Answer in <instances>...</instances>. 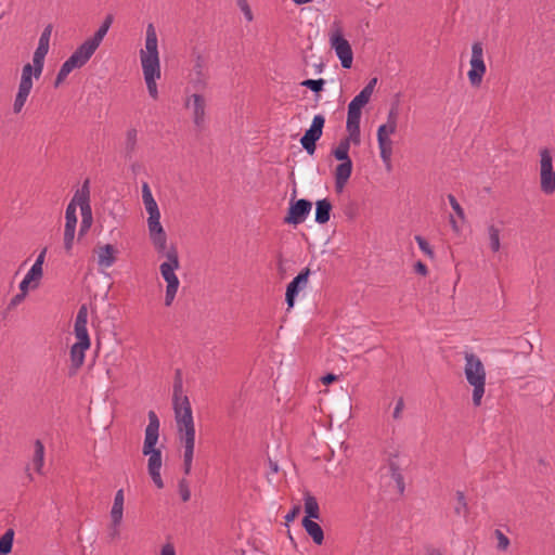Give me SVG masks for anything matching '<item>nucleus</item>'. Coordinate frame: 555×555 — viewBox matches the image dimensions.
Returning <instances> with one entry per match:
<instances>
[{
	"mask_svg": "<svg viewBox=\"0 0 555 555\" xmlns=\"http://www.w3.org/2000/svg\"><path fill=\"white\" fill-rule=\"evenodd\" d=\"M172 405L179 441L183 447V472L189 475L192 469L195 448V425L192 408L186 395L183 393L182 380L173 384Z\"/></svg>",
	"mask_w": 555,
	"mask_h": 555,
	"instance_id": "f257e3e1",
	"label": "nucleus"
},
{
	"mask_svg": "<svg viewBox=\"0 0 555 555\" xmlns=\"http://www.w3.org/2000/svg\"><path fill=\"white\" fill-rule=\"evenodd\" d=\"M50 49V39L39 37L38 46L33 55V63H27L22 68L17 93L13 103V112H22L34 86L33 79L38 80L43 72L44 59Z\"/></svg>",
	"mask_w": 555,
	"mask_h": 555,
	"instance_id": "f03ea898",
	"label": "nucleus"
},
{
	"mask_svg": "<svg viewBox=\"0 0 555 555\" xmlns=\"http://www.w3.org/2000/svg\"><path fill=\"white\" fill-rule=\"evenodd\" d=\"M140 61L149 94L152 99L157 100L156 81L160 78V61L157 34L153 24L146 26L145 46L140 50Z\"/></svg>",
	"mask_w": 555,
	"mask_h": 555,
	"instance_id": "7ed1b4c3",
	"label": "nucleus"
},
{
	"mask_svg": "<svg viewBox=\"0 0 555 555\" xmlns=\"http://www.w3.org/2000/svg\"><path fill=\"white\" fill-rule=\"evenodd\" d=\"M149 424L144 433V441L142 447L143 455L147 456V472L154 482V485L162 489L164 488V481L160 475V468L163 465L162 450L156 448L159 439V418L154 411L147 413Z\"/></svg>",
	"mask_w": 555,
	"mask_h": 555,
	"instance_id": "20e7f679",
	"label": "nucleus"
},
{
	"mask_svg": "<svg viewBox=\"0 0 555 555\" xmlns=\"http://www.w3.org/2000/svg\"><path fill=\"white\" fill-rule=\"evenodd\" d=\"M87 323L88 308L86 305H82L80 306L77 312L74 324V334L76 343L73 344L69 351L70 367L74 371L79 370L83 365L86 351L91 346V340L87 330Z\"/></svg>",
	"mask_w": 555,
	"mask_h": 555,
	"instance_id": "39448f33",
	"label": "nucleus"
},
{
	"mask_svg": "<svg viewBox=\"0 0 555 555\" xmlns=\"http://www.w3.org/2000/svg\"><path fill=\"white\" fill-rule=\"evenodd\" d=\"M464 374L467 383L473 387V403L475 406L481 404L486 387V370L483 363L473 352H465Z\"/></svg>",
	"mask_w": 555,
	"mask_h": 555,
	"instance_id": "423d86ee",
	"label": "nucleus"
},
{
	"mask_svg": "<svg viewBox=\"0 0 555 555\" xmlns=\"http://www.w3.org/2000/svg\"><path fill=\"white\" fill-rule=\"evenodd\" d=\"M166 257V261H164L159 266V271L167 283L166 285V294H165V306L170 307L176 298L180 281L176 274V271L180 267L179 256L177 248L175 246L167 247L165 253H160Z\"/></svg>",
	"mask_w": 555,
	"mask_h": 555,
	"instance_id": "0eeeda50",
	"label": "nucleus"
},
{
	"mask_svg": "<svg viewBox=\"0 0 555 555\" xmlns=\"http://www.w3.org/2000/svg\"><path fill=\"white\" fill-rule=\"evenodd\" d=\"M397 108L392 107L388 113L387 122L380 125L377 129V142L380 158L388 170H390L391 168L392 156V141L390 139V135L393 134L397 130Z\"/></svg>",
	"mask_w": 555,
	"mask_h": 555,
	"instance_id": "6e6552de",
	"label": "nucleus"
},
{
	"mask_svg": "<svg viewBox=\"0 0 555 555\" xmlns=\"http://www.w3.org/2000/svg\"><path fill=\"white\" fill-rule=\"evenodd\" d=\"M69 204L80 208L81 222L79 235L82 236L89 231L93 222L92 208L90 205V182L88 179L85 180L82 185L75 192Z\"/></svg>",
	"mask_w": 555,
	"mask_h": 555,
	"instance_id": "1a4fd4ad",
	"label": "nucleus"
},
{
	"mask_svg": "<svg viewBox=\"0 0 555 555\" xmlns=\"http://www.w3.org/2000/svg\"><path fill=\"white\" fill-rule=\"evenodd\" d=\"M184 108L190 113L196 129L203 130L207 124V101L201 92H185Z\"/></svg>",
	"mask_w": 555,
	"mask_h": 555,
	"instance_id": "9d476101",
	"label": "nucleus"
},
{
	"mask_svg": "<svg viewBox=\"0 0 555 555\" xmlns=\"http://www.w3.org/2000/svg\"><path fill=\"white\" fill-rule=\"evenodd\" d=\"M540 156V188L546 195L555 193V170L553 168V155L550 149L542 147Z\"/></svg>",
	"mask_w": 555,
	"mask_h": 555,
	"instance_id": "9b49d317",
	"label": "nucleus"
},
{
	"mask_svg": "<svg viewBox=\"0 0 555 555\" xmlns=\"http://www.w3.org/2000/svg\"><path fill=\"white\" fill-rule=\"evenodd\" d=\"M328 38L331 48L335 51L341 66L349 69L352 65L353 53L349 41L344 38L341 29L339 27L332 28Z\"/></svg>",
	"mask_w": 555,
	"mask_h": 555,
	"instance_id": "f8f14e48",
	"label": "nucleus"
},
{
	"mask_svg": "<svg viewBox=\"0 0 555 555\" xmlns=\"http://www.w3.org/2000/svg\"><path fill=\"white\" fill-rule=\"evenodd\" d=\"M470 69L468 70V80L472 86H480L482 78L487 72L486 63L483 60L482 43L477 41L472 46V57L469 61Z\"/></svg>",
	"mask_w": 555,
	"mask_h": 555,
	"instance_id": "ddd939ff",
	"label": "nucleus"
},
{
	"mask_svg": "<svg viewBox=\"0 0 555 555\" xmlns=\"http://www.w3.org/2000/svg\"><path fill=\"white\" fill-rule=\"evenodd\" d=\"M209 81V70L207 61L201 54L194 59L193 67L189 74V86L196 92H203L207 89Z\"/></svg>",
	"mask_w": 555,
	"mask_h": 555,
	"instance_id": "4468645a",
	"label": "nucleus"
},
{
	"mask_svg": "<svg viewBox=\"0 0 555 555\" xmlns=\"http://www.w3.org/2000/svg\"><path fill=\"white\" fill-rule=\"evenodd\" d=\"M90 59L91 57L78 47L62 64L56 75L54 86L59 87L74 69L81 68Z\"/></svg>",
	"mask_w": 555,
	"mask_h": 555,
	"instance_id": "2eb2a0df",
	"label": "nucleus"
},
{
	"mask_svg": "<svg viewBox=\"0 0 555 555\" xmlns=\"http://www.w3.org/2000/svg\"><path fill=\"white\" fill-rule=\"evenodd\" d=\"M324 124L325 117L321 114L315 115L310 128L306 130L300 139L302 147L309 155H313L315 152V143L322 137Z\"/></svg>",
	"mask_w": 555,
	"mask_h": 555,
	"instance_id": "dca6fc26",
	"label": "nucleus"
},
{
	"mask_svg": "<svg viewBox=\"0 0 555 555\" xmlns=\"http://www.w3.org/2000/svg\"><path fill=\"white\" fill-rule=\"evenodd\" d=\"M147 228L151 241L157 253H165L167 248V235L160 223V212L150 214Z\"/></svg>",
	"mask_w": 555,
	"mask_h": 555,
	"instance_id": "f3484780",
	"label": "nucleus"
},
{
	"mask_svg": "<svg viewBox=\"0 0 555 555\" xmlns=\"http://www.w3.org/2000/svg\"><path fill=\"white\" fill-rule=\"evenodd\" d=\"M310 273V269L305 268L304 270L300 271V273L297 276H295L288 283L285 293V300L288 309H292L294 307L298 294L307 288Z\"/></svg>",
	"mask_w": 555,
	"mask_h": 555,
	"instance_id": "a211bd4d",
	"label": "nucleus"
},
{
	"mask_svg": "<svg viewBox=\"0 0 555 555\" xmlns=\"http://www.w3.org/2000/svg\"><path fill=\"white\" fill-rule=\"evenodd\" d=\"M312 208V203L308 199L301 198L296 202H292L288 208V214L284 218V222L288 224H300L302 223Z\"/></svg>",
	"mask_w": 555,
	"mask_h": 555,
	"instance_id": "6ab92c4d",
	"label": "nucleus"
},
{
	"mask_svg": "<svg viewBox=\"0 0 555 555\" xmlns=\"http://www.w3.org/2000/svg\"><path fill=\"white\" fill-rule=\"evenodd\" d=\"M113 15L108 14L105 20L103 21L102 25L99 27V29L94 33V35L91 38H88L86 41H83L79 48L85 51L90 57L94 54L96 49L100 47L103 38L106 36L112 23H113Z\"/></svg>",
	"mask_w": 555,
	"mask_h": 555,
	"instance_id": "aec40b11",
	"label": "nucleus"
},
{
	"mask_svg": "<svg viewBox=\"0 0 555 555\" xmlns=\"http://www.w3.org/2000/svg\"><path fill=\"white\" fill-rule=\"evenodd\" d=\"M113 15L108 14L105 20L103 21L102 25L99 27V29L94 33V35L91 38H88L86 41H83L79 48L85 51L90 57L94 54L96 49L100 47L103 38L106 36L112 23H113Z\"/></svg>",
	"mask_w": 555,
	"mask_h": 555,
	"instance_id": "412c9836",
	"label": "nucleus"
},
{
	"mask_svg": "<svg viewBox=\"0 0 555 555\" xmlns=\"http://www.w3.org/2000/svg\"><path fill=\"white\" fill-rule=\"evenodd\" d=\"M113 15L108 14L105 20L103 21L102 25L99 27V29L94 33V35L91 38H88L86 41H83L79 48L85 51L90 57L94 54L96 49L100 47L103 38L106 36L112 23H113Z\"/></svg>",
	"mask_w": 555,
	"mask_h": 555,
	"instance_id": "4be33fe9",
	"label": "nucleus"
},
{
	"mask_svg": "<svg viewBox=\"0 0 555 555\" xmlns=\"http://www.w3.org/2000/svg\"><path fill=\"white\" fill-rule=\"evenodd\" d=\"M113 15L108 14L105 20L103 21L102 25L99 27V29L94 33V35L91 38H88L86 41H83L79 48L85 51L90 57L94 54L96 49L100 47L103 38L106 36L112 23H113Z\"/></svg>",
	"mask_w": 555,
	"mask_h": 555,
	"instance_id": "5701e85b",
	"label": "nucleus"
},
{
	"mask_svg": "<svg viewBox=\"0 0 555 555\" xmlns=\"http://www.w3.org/2000/svg\"><path fill=\"white\" fill-rule=\"evenodd\" d=\"M113 15L108 14L105 20L103 21L102 25L99 27V29L94 33V35L91 38H88L86 41H83L79 48L85 51L90 57L94 54L96 49L100 47L103 38L106 36L112 23H113Z\"/></svg>",
	"mask_w": 555,
	"mask_h": 555,
	"instance_id": "b1692460",
	"label": "nucleus"
},
{
	"mask_svg": "<svg viewBox=\"0 0 555 555\" xmlns=\"http://www.w3.org/2000/svg\"><path fill=\"white\" fill-rule=\"evenodd\" d=\"M352 173V160H343L338 164L334 171L335 190L340 193L345 189Z\"/></svg>",
	"mask_w": 555,
	"mask_h": 555,
	"instance_id": "393cba45",
	"label": "nucleus"
},
{
	"mask_svg": "<svg viewBox=\"0 0 555 555\" xmlns=\"http://www.w3.org/2000/svg\"><path fill=\"white\" fill-rule=\"evenodd\" d=\"M361 114L362 113L359 107L348 105L346 130L350 134V139H357V137H361V131H360Z\"/></svg>",
	"mask_w": 555,
	"mask_h": 555,
	"instance_id": "a878e982",
	"label": "nucleus"
},
{
	"mask_svg": "<svg viewBox=\"0 0 555 555\" xmlns=\"http://www.w3.org/2000/svg\"><path fill=\"white\" fill-rule=\"evenodd\" d=\"M361 137H357V139H350V134L341 139L338 145L332 150V155L339 162L343 160H351L349 157L350 145H360Z\"/></svg>",
	"mask_w": 555,
	"mask_h": 555,
	"instance_id": "bb28decb",
	"label": "nucleus"
},
{
	"mask_svg": "<svg viewBox=\"0 0 555 555\" xmlns=\"http://www.w3.org/2000/svg\"><path fill=\"white\" fill-rule=\"evenodd\" d=\"M116 254L117 249L111 244L99 247L96 250L99 267L102 269L111 268L116 261Z\"/></svg>",
	"mask_w": 555,
	"mask_h": 555,
	"instance_id": "cd10ccee",
	"label": "nucleus"
},
{
	"mask_svg": "<svg viewBox=\"0 0 555 555\" xmlns=\"http://www.w3.org/2000/svg\"><path fill=\"white\" fill-rule=\"evenodd\" d=\"M332 203L327 198L319 199L315 203V222L326 223L331 218Z\"/></svg>",
	"mask_w": 555,
	"mask_h": 555,
	"instance_id": "c85d7f7f",
	"label": "nucleus"
},
{
	"mask_svg": "<svg viewBox=\"0 0 555 555\" xmlns=\"http://www.w3.org/2000/svg\"><path fill=\"white\" fill-rule=\"evenodd\" d=\"M302 526L315 544L321 545L323 543L324 532L318 522L313 521V519L304 518Z\"/></svg>",
	"mask_w": 555,
	"mask_h": 555,
	"instance_id": "c756f323",
	"label": "nucleus"
},
{
	"mask_svg": "<svg viewBox=\"0 0 555 555\" xmlns=\"http://www.w3.org/2000/svg\"><path fill=\"white\" fill-rule=\"evenodd\" d=\"M142 199L147 214L159 212L158 205L153 197L152 191L147 183L142 185Z\"/></svg>",
	"mask_w": 555,
	"mask_h": 555,
	"instance_id": "7c9ffc66",
	"label": "nucleus"
},
{
	"mask_svg": "<svg viewBox=\"0 0 555 555\" xmlns=\"http://www.w3.org/2000/svg\"><path fill=\"white\" fill-rule=\"evenodd\" d=\"M34 448L33 465L38 474H42L44 465V446L39 439H37L34 443Z\"/></svg>",
	"mask_w": 555,
	"mask_h": 555,
	"instance_id": "2f4dec72",
	"label": "nucleus"
},
{
	"mask_svg": "<svg viewBox=\"0 0 555 555\" xmlns=\"http://www.w3.org/2000/svg\"><path fill=\"white\" fill-rule=\"evenodd\" d=\"M305 513L308 519H319L320 518V508L317 499L309 493L305 496Z\"/></svg>",
	"mask_w": 555,
	"mask_h": 555,
	"instance_id": "473e14b6",
	"label": "nucleus"
},
{
	"mask_svg": "<svg viewBox=\"0 0 555 555\" xmlns=\"http://www.w3.org/2000/svg\"><path fill=\"white\" fill-rule=\"evenodd\" d=\"M488 237L490 241V248L493 253H496L501 248L500 233L501 230L494 223H489L487 227Z\"/></svg>",
	"mask_w": 555,
	"mask_h": 555,
	"instance_id": "72a5a7b5",
	"label": "nucleus"
},
{
	"mask_svg": "<svg viewBox=\"0 0 555 555\" xmlns=\"http://www.w3.org/2000/svg\"><path fill=\"white\" fill-rule=\"evenodd\" d=\"M138 142V131L134 128H130L126 132L125 138V152L127 156H131L137 147Z\"/></svg>",
	"mask_w": 555,
	"mask_h": 555,
	"instance_id": "f704fd0d",
	"label": "nucleus"
},
{
	"mask_svg": "<svg viewBox=\"0 0 555 555\" xmlns=\"http://www.w3.org/2000/svg\"><path fill=\"white\" fill-rule=\"evenodd\" d=\"M14 531L12 529L7 530L0 538V555H7L11 552L13 546Z\"/></svg>",
	"mask_w": 555,
	"mask_h": 555,
	"instance_id": "c9c22d12",
	"label": "nucleus"
},
{
	"mask_svg": "<svg viewBox=\"0 0 555 555\" xmlns=\"http://www.w3.org/2000/svg\"><path fill=\"white\" fill-rule=\"evenodd\" d=\"M454 513L464 517H466L468 514L467 502L464 492L462 491H456V505L454 506Z\"/></svg>",
	"mask_w": 555,
	"mask_h": 555,
	"instance_id": "e433bc0d",
	"label": "nucleus"
},
{
	"mask_svg": "<svg viewBox=\"0 0 555 555\" xmlns=\"http://www.w3.org/2000/svg\"><path fill=\"white\" fill-rule=\"evenodd\" d=\"M76 227L64 228V248L66 253H70L74 246Z\"/></svg>",
	"mask_w": 555,
	"mask_h": 555,
	"instance_id": "4c0bfd02",
	"label": "nucleus"
},
{
	"mask_svg": "<svg viewBox=\"0 0 555 555\" xmlns=\"http://www.w3.org/2000/svg\"><path fill=\"white\" fill-rule=\"evenodd\" d=\"M42 275H43L42 268H38L33 264L31 268L29 269V271L26 273L25 278L28 279L29 281H31L34 283V285L31 287L36 288L38 286L39 281L42 278Z\"/></svg>",
	"mask_w": 555,
	"mask_h": 555,
	"instance_id": "58836bf2",
	"label": "nucleus"
},
{
	"mask_svg": "<svg viewBox=\"0 0 555 555\" xmlns=\"http://www.w3.org/2000/svg\"><path fill=\"white\" fill-rule=\"evenodd\" d=\"M76 209L74 205L68 204L65 211V227H76L77 225V216Z\"/></svg>",
	"mask_w": 555,
	"mask_h": 555,
	"instance_id": "ea45409f",
	"label": "nucleus"
},
{
	"mask_svg": "<svg viewBox=\"0 0 555 555\" xmlns=\"http://www.w3.org/2000/svg\"><path fill=\"white\" fill-rule=\"evenodd\" d=\"M325 85V80L320 79H307L301 82V86L310 89L313 92H320L323 90V87Z\"/></svg>",
	"mask_w": 555,
	"mask_h": 555,
	"instance_id": "a19ab883",
	"label": "nucleus"
},
{
	"mask_svg": "<svg viewBox=\"0 0 555 555\" xmlns=\"http://www.w3.org/2000/svg\"><path fill=\"white\" fill-rule=\"evenodd\" d=\"M494 535L498 540L496 548L499 551H506L511 544L509 539L499 529L494 530Z\"/></svg>",
	"mask_w": 555,
	"mask_h": 555,
	"instance_id": "79ce46f5",
	"label": "nucleus"
},
{
	"mask_svg": "<svg viewBox=\"0 0 555 555\" xmlns=\"http://www.w3.org/2000/svg\"><path fill=\"white\" fill-rule=\"evenodd\" d=\"M370 99H371V96L367 95L366 92L360 91V93L357 94L351 100L349 105H352L354 107H359L360 109H362V107L365 106L369 103Z\"/></svg>",
	"mask_w": 555,
	"mask_h": 555,
	"instance_id": "37998d69",
	"label": "nucleus"
},
{
	"mask_svg": "<svg viewBox=\"0 0 555 555\" xmlns=\"http://www.w3.org/2000/svg\"><path fill=\"white\" fill-rule=\"evenodd\" d=\"M111 520L115 522H122L124 518V505H117V503H113V506L109 512Z\"/></svg>",
	"mask_w": 555,
	"mask_h": 555,
	"instance_id": "c03bdc74",
	"label": "nucleus"
},
{
	"mask_svg": "<svg viewBox=\"0 0 555 555\" xmlns=\"http://www.w3.org/2000/svg\"><path fill=\"white\" fill-rule=\"evenodd\" d=\"M415 241L420 247V249L427 255L429 258H434V250L428 244V242L421 235L415 236Z\"/></svg>",
	"mask_w": 555,
	"mask_h": 555,
	"instance_id": "a18cd8bd",
	"label": "nucleus"
},
{
	"mask_svg": "<svg viewBox=\"0 0 555 555\" xmlns=\"http://www.w3.org/2000/svg\"><path fill=\"white\" fill-rule=\"evenodd\" d=\"M448 201L452 207V209L454 210V212L456 214V216L461 219V220H464L465 219V212H464V209L462 208V206L460 205V203L457 202V199L455 198L454 195L452 194H449L448 195Z\"/></svg>",
	"mask_w": 555,
	"mask_h": 555,
	"instance_id": "49530a36",
	"label": "nucleus"
},
{
	"mask_svg": "<svg viewBox=\"0 0 555 555\" xmlns=\"http://www.w3.org/2000/svg\"><path fill=\"white\" fill-rule=\"evenodd\" d=\"M236 2H237L238 8L241 9V11L243 12L245 18L248 22H251L254 18V15H253V12L249 8L247 0H236Z\"/></svg>",
	"mask_w": 555,
	"mask_h": 555,
	"instance_id": "de8ad7c7",
	"label": "nucleus"
},
{
	"mask_svg": "<svg viewBox=\"0 0 555 555\" xmlns=\"http://www.w3.org/2000/svg\"><path fill=\"white\" fill-rule=\"evenodd\" d=\"M121 522H115L114 520H111V524L108 526V538L114 541L116 539L119 538V534H120V531H119V527H120Z\"/></svg>",
	"mask_w": 555,
	"mask_h": 555,
	"instance_id": "09e8293b",
	"label": "nucleus"
},
{
	"mask_svg": "<svg viewBox=\"0 0 555 555\" xmlns=\"http://www.w3.org/2000/svg\"><path fill=\"white\" fill-rule=\"evenodd\" d=\"M404 406H405V404H404L403 398H399L397 400L395 409L392 411V418L393 420H396V421L401 420Z\"/></svg>",
	"mask_w": 555,
	"mask_h": 555,
	"instance_id": "8fccbe9b",
	"label": "nucleus"
},
{
	"mask_svg": "<svg viewBox=\"0 0 555 555\" xmlns=\"http://www.w3.org/2000/svg\"><path fill=\"white\" fill-rule=\"evenodd\" d=\"M390 469L392 472L391 473L392 478L395 479L397 485L400 487L401 491H403V488H404V486H403V477L400 474L399 468L393 463H391L390 464Z\"/></svg>",
	"mask_w": 555,
	"mask_h": 555,
	"instance_id": "3c124183",
	"label": "nucleus"
},
{
	"mask_svg": "<svg viewBox=\"0 0 555 555\" xmlns=\"http://www.w3.org/2000/svg\"><path fill=\"white\" fill-rule=\"evenodd\" d=\"M179 488H180V494H181L182 501L188 502L191 498V492H190L186 481L184 479H182L180 481Z\"/></svg>",
	"mask_w": 555,
	"mask_h": 555,
	"instance_id": "603ef678",
	"label": "nucleus"
},
{
	"mask_svg": "<svg viewBox=\"0 0 555 555\" xmlns=\"http://www.w3.org/2000/svg\"><path fill=\"white\" fill-rule=\"evenodd\" d=\"M159 555H177L175 545L171 542L165 543L160 548Z\"/></svg>",
	"mask_w": 555,
	"mask_h": 555,
	"instance_id": "864d4df0",
	"label": "nucleus"
},
{
	"mask_svg": "<svg viewBox=\"0 0 555 555\" xmlns=\"http://www.w3.org/2000/svg\"><path fill=\"white\" fill-rule=\"evenodd\" d=\"M25 297H26V295H24L22 293L14 295L9 302V309H12V308H15L16 306H18L25 299Z\"/></svg>",
	"mask_w": 555,
	"mask_h": 555,
	"instance_id": "5fc2aeb1",
	"label": "nucleus"
},
{
	"mask_svg": "<svg viewBox=\"0 0 555 555\" xmlns=\"http://www.w3.org/2000/svg\"><path fill=\"white\" fill-rule=\"evenodd\" d=\"M300 513V506L296 505L294 506L285 516V520L287 522L293 521L297 515Z\"/></svg>",
	"mask_w": 555,
	"mask_h": 555,
	"instance_id": "6e6d98bb",
	"label": "nucleus"
},
{
	"mask_svg": "<svg viewBox=\"0 0 555 555\" xmlns=\"http://www.w3.org/2000/svg\"><path fill=\"white\" fill-rule=\"evenodd\" d=\"M31 283H33L31 281H29L28 279H26L24 276V279L20 283V291H21L20 293L27 295V292H28Z\"/></svg>",
	"mask_w": 555,
	"mask_h": 555,
	"instance_id": "4d7b16f0",
	"label": "nucleus"
},
{
	"mask_svg": "<svg viewBox=\"0 0 555 555\" xmlns=\"http://www.w3.org/2000/svg\"><path fill=\"white\" fill-rule=\"evenodd\" d=\"M376 82H377V78L371 79L369 81V83L361 91L366 92L367 95L372 96V93L374 91Z\"/></svg>",
	"mask_w": 555,
	"mask_h": 555,
	"instance_id": "13d9d810",
	"label": "nucleus"
},
{
	"mask_svg": "<svg viewBox=\"0 0 555 555\" xmlns=\"http://www.w3.org/2000/svg\"><path fill=\"white\" fill-rule=\"evenodd\" d=\"M46 254H47V248H43L39 255L37 256V259L34 263V266L38 267V268H42L43 266V262H44V258H46Z\"/></svg>",
	"mask_w": 555,
	"mask_h": 555,
	"instance_id": "bf43d9fd",
	"label": "nucleus"
},
{
	"mask_svg": "<svg viewBox=\"0 0 555 555\" xmlns=\"http://www.w3.org/2000/svg\"><path fill=\"white\" fill-rule=\"evenodd\" d=\"M415 272L421 274V275H426L428 270H427V267L425 263H423L422 261H417L415 263Z\"/></svg>",
	"mask_w": 555,
	"mask_h": 555,
	"instance_id": "052dcab7",
	"label": "nucleus"
},
{
	"mask_svg": "<svg viewBox=\"0 0 555 555\" xmlns=\"http://www.w3.org/2000/svg\"><path fill=\"white\" fill-rule=\"evenodd\" d=\"M113 503H117V505H124L125 504V494H124V490L122 489H119L116 493H115V496H114V502Z\"/></svg>",
	"mask_w": 555,
	"mask_h": 555,
	"instance_id": "680f3d73",
	"label": "nucleus"
},
{
	"mask_svg": "<svg viewBox=\"0 0 555 555\" xmlns=\"http://www.w3.org/2000/svg\"><path fill=\"white\" fill-rule=\"evenodd\" d=\"M52 34V25H47L42 30L40 38L50 39Z\"/></svg>",
	"mask_w": 555,
	"mask_h": 555,
	"instance_id": "e2e57ef3",
	"label": "nucleus"
},
{
	"mask_svg": "<svg viewBox=\"0 0 555 555\" xmlns=\"http://www.w3.org/2000/svg\"><path fill=\"white\" fill-rule=\"evenodd\" d=\"M337 376L334 375V374H327L325 376L322 377V382L323 384L325 385H328L331 384L332 382L336 380Z\"/></svg>",
	"mask_w": 555,
	"mask_h": 555,
	"instance_id": "0e129e2a",
	"label": "nucleus"
},
{
	"mask_svg": "<svg viewBox=\"0 0 555 555\" xmlns=\"http://www.w3.org/2000/svg\"><path fill=\"white\" fill-rule=\"evenodd\" d=\"M450 224H451V228L454 232L459 233L460 232V227L457 224V222L455 221V219L451 216L450 217Z\"/></svg>",
	"mask_w": 555,
	"mask_h": 555,
	"instance_id": "69168bd1",
	"label": "nucleus"
},
{
	"mask_svg": "<svg viewBox=\"0 0 555 555\" xmlns=\"http://www.w3.org/2000/svg\"><path fill=\"white\" fill-rule=\"evenodd\" d=\"M426 555H443V553L438 548H433Z\"/></svg>",
	"mask_w": 555,
	"mask_h": 555,
	"instance_id": "338daca9",
	"label": "nucleus"
},
{
	"mask_svg": "<svg viewBox=\"0 0 555 555\" xmlns=\"http://www.w3.org/2000/svg\"><path fill=\"white\" fill-rule=\"evenodd\" d=\"M296 4H305L311 2L312 0H293Z\"/></svg>",
	"mask_w": 555,
	"mask_h": 555,
	"instance_id": "774afa93",
	"label": "nucleus"
}]
</instances>
